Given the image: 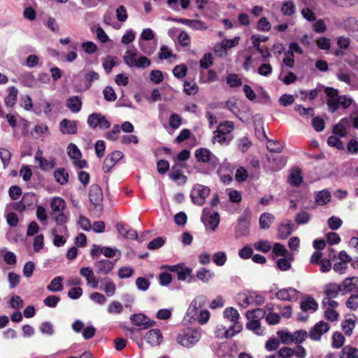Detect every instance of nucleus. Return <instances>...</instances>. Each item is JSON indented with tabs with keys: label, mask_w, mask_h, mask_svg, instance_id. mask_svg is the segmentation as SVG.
<instances>
[{
	"label": "nucleus",
	"mask_w": 358,
	"mask_h": 358,
	"mask_svg": "<svg viewBox=\"0 0 358 358\" xmlns=\"http://www.w3.org/2000/svg\"><path fill=\"white\" fill-rule=\"evenodd\" d=\"M201 332L198 329L187 328L180 332L176 338L178 344L185 348H192L201 339Z\"/></svg>",
	"instance_id": "nucleus-1"
},
{
	"label": "nucleus",
	"mask_w": 358,
	"mask_h": 358,
	"mask_svg": "<svg viewBox=\"0 0 358 358\" xmlns=\"http://www.w3.org/2000/svg\"><path fill=\"white\" fill-rule=\"evenodd\" d=\"M341 293V288L339 284L330 282L324 287V293L325 297L322 301V308H337L338 306V302L333 300L338 296L339 293Z\"/></svg>",
	"instance_id": "nucleus-2"
},
{
	"label": "nucleus",
	"mask_w": 358,
	"mask_h": 358,
	"mask_svg": "<svg viewBox=\"0 0 358 358\" xmlns=\"http://www.w3.org/2000/svg\"><path fill=\"white\" fill-rule=\"evenodd\" d=\"M124 63L129 67H136L137 69H146L151 65V61L145 56L137 57L134 51L128 50L123 56Z\"/></svg>",
	"instance_id": "nucleus-3"
},
{
	"label": "nucleus",
	"mask_w": 358,
	"mask_h": 358,
	"mask_svg": "<svg viewBox=\"0 0 358 358\" xmlns=\"http://www.w3.org/2000/svg\"><path fill=\"white\" fill-rule=\"evenodd\" d=\"M194 156L197 162L208 164V170L213 171L220 164L219 159L208 149L200 148L195 150Z\"/></svg>",
	"instance_id": "nucleus-4"
},
{
	"label": "nucleus",
	"mask_w": 358,
	"mask_h": 358,
	"mask_svg": "<svg viewBox=\"0 0 358 358\" xmlns=\"http://www.w3.org/2000/svg\"><path fill=\"white\" fill-rule=\"evenodd\" d=\"M210 192V190L208 187L201 184H196L190 192V197L192 202L198 206L203 205Z\"/></svg>",
	"instance_id": "nucleus-5"
},
{
	"label": "nucleus",
	"mask_w": 358,
	"mask_h": 358,
	"mask_svg": "<svg viewBox=\"0 0 358 358\" xmlns=\"http://www.w3.org/2000/svg\"><path fill=\"white\" fill-rule=\"evenodd\" d=\"M89 198L94 208L101 212L103 210V192L97 184H93L89 189Z\"/></svg>",
	"instance_id": "nucleus-6"
},
{
	"label": "nucleus",
	"mask_w": 358,
	"mask_h": 358,
	"mask_svg": "<svg viewBox=\"0 0 358 358\" xmlns=\"http://www.w3.org/2000/svg\"><path fill=\"white\" fill-rule=\"evenodd\" d=\"M206 303V298L204 296H198L196 297L189 306L187 310V316L189 320H194L201 308Z\"/></svg>",
	"instance_id": "nucleus-7"
},
{
	"label": "nucleus",
	"mask_w": 358,
	"mask_h": 358,
	"mask_svg": "<svg viewBox=\"0 0 358 358\" xmlns=\"http://www.w3.org/2000/svg\"><path fill=\"white\" fill-rule=\"evenodd\" d=\"M250 215L248 212L244 211L238 220V224L236 227V237L239 238L249 234V227Z\"/></svg>",
	"instance_id": "nucleus-8"
},
{
	"label": "nucleus",
	"mask_w": 358,
	"mask_h": 358,
	"mask_svg": "<svg viewBox=\"0 0 358 358\" xmlns=\"http://www.w3.org/2000/svg\"><path fill=\"white\" fill-rule=\"evenodd\" d=\"M330 326L327 322L320 321L316 323L309 331V337L313 341H320L322 336L329 330Z\"/></svg>",
	"instance_id": "nucleus-9"
},
{
	"label": "nucleus",
	"mask_w": 358,
	"mask_h": 358,
	"mask_svg": "<svg viewBox=\"0 0 358 358\" xmlns=\"http://www.w3.org/2000/svg\"><path fill=\"white\" fill-rule=\"evenodd\" d=\"M358 278L351 277L346 278L340 284L341 288V294L346 295L348 293H358Z\"/></svg>",
	"instance_id": "nucleus-10"
},
{
	"label": "nucleus",
	"mask_w": 358,
	"mask_h": 358,
	"mask_svg": "<svg viewBox=\"0 0 358 358\" xmlns=\"http://www.w3.org/2000/svg\"><path fill=\"white\" fill-rule=\"evenodd\" d=\"M201 221L206 227H210L212 230L215 231L220 223V215L218 213H213L212 214L206 212V208L203 210Z\"/></svg>",
	"instance_id": "nucleus-11"
},
{
	"label": "nucleus",
	"mask_w": 358,
	"mask_h": 358,
	"mask_svg": "<svg viewBox=\"0 0 358 358\" xmlns=\"http://www.w3.org/2000/svg\"><path fill=\"white\" fill-rule=\"evenodd\" d=\"M123 157V153L121 151L115 150L108 155L104 159L103 164V171L108 173L115 165V164Z\"/></svg>",
	"instance_id": "nucleus-12"
},
{
	"label": "nucleus",
	"mask_w": 358,
	"mask_h": 358,
	"mask_svg": "<svg viewBox=\"0 0 358 358\" xmlns=\"http://www.w3.org/2000/svg\"><path fill=\"white\" fill-rule=\"evenodd\" d=\"M96 272L98 274L107 275L112 271L115 267V262L104 259L94 262Z\"/></svg>",
	"instance_id": "nucleus-13"
},
{
	"label": "nucleus",
	"mask_w": 358,
	"mask_h": 358,
	"mask_svg": "<svg viewBox=\"0 0 358 358\" xmlns=\"http://www.w3.org/2000/svg\"><path fill=\"white\" fill-rule=\"evenodd\" d=\"M299 292L293 287H287L279 289L275 293V296L281 301H293L298 299Z\"/></svg>",
	"instance_id": "nucleus-14"
},
{
	"label": "nucleus",
	"mask_w": 358,
	"mask_h": 358,
	"mask_svg": "<svg viewBox=\"0 0 358 358\" xmlns=\"http://www.w3.org/2000/svg\"><path fill=\"white\" fill-rule=\"evenodd\" d=\"M145 338L152 346H158L163 341L162 334L158 329H154L148 331L145 334Z\"/></svg>",
	"instance_id": "nucleus-15"
},
{
	"label": "nucleus",
	"mask_w": 358,
	"mask_h": 358,
	"mask_svg": "<svg viewBox=\"0 0 358 358\" xmlns=\"http://www.w3.org/2000/svg\"><path fill=\"white\" fill-rule=\"evenodd\" d=\"M80 274L86 279L88 285L96 289L99 285V280L95 278L93 270L90 267H83L80 269Z\"/></svg>",
	"instance_id": "nucleus-16"
},
{
	"label": "nucleus",
	"mask_w": 358,
	"mask_h": 358,
	"mask_svg": "<svg viewBox=\"0 0 358 358\" xmlns=\"http://www.w3.org/2000/svg\"><path fill=\"white\" fill-rule=\"evenodd\" d=\"M131 322L138 327H141L143 329H146L148 327L153 326L155 324L154 321H151L148 317L143 314H133L130 317Z\"/></svg>",
	"instance_id": "nucleus-17"
},
{
	"label": "nucleus",
	"mask_w": 358,
	"mask_h": 358,
	"mask_svg": "<svg viewBox=\"0 0 358 358\" xmlns=\"http://www.w3.org/2000/svg\"><path fill=\"white\" fill-rule=\"evenodd\" d=\"M59 130L63 134H75L77 133V122L64 119L59 122Z\"/></svg>",
	"instance_id": "nucleus-18"
},
{
	"label": "nucleus",
	"mask_w": 358,
	"mask_h": 358,
	"mask_svg": "<svg viewBox=\"0 0 358 358\" xmlns=\"http://www.w3.org/2000/svg\"><path fill=\"white\" fill-rule=\"evenodd\" d=\"M269 168L273 171H278L282 169L287 162V159L284 156H270L268 157Z\"/></svg>",
	"instance_id": "nucleus-19"
},
{
	"label": "nucleus",
	"mask_w": 358,
	"mask_h": 358,
	"mask_svg": "<svg viewBox=\"0 0 358 358\" xmlns=\"http://www.w3.org/2000/svg\"><path fill=\"white\" fill-rule=\"evenodd\" d=\"M264 301V297L261 294L257 293L256 292H250L247 296H245L243 302L246 307L249 305H262Z\"/></svg>",
	"instance_id": "nucleus-20"
},
{
	"label": "nucleus",
	"mask_w": 358,
	"mask_h": 358,
	"mask_svg": "<svg viewBox=\"0 0 358 358\" xmlns=\"http://www.w3.org/2000/svg\"><path fill=\"white\" fill-rule=\"evenodd\" d=\"M42 155V151L41 150H38L35 155V160L38 162L40 169L43 171H48L54 168L55 165V160L52 159L48 161L45 158L43 157Z\"/></svg>",
	"instance_id": "nucleus-21"
},
{
	"label": "nucleus",
	"mask_w": 358,
	"mask_h": 358,
	"mask_svg": "<svg viewBox=\"0 0 358 358\" xmlns=\"http://www.w3.org/2000/svg\"><path fill=\"white\" fill-rule=\"evenodd\" d=\"M300 308L303 312H307L308 310L315 312L318 308V303L313 297L306 296L302 299Z\"/></svg>",
	"instance_id": "nucleus-22"
},
{
	"label": "nucleus",
	"mask_w": 358,
	"mask_h": 358,
	"mask_svg": "<svg viewBox=\"0 0 358 358\" xmlns=\"http://www.w3.org/2000/svg\"><path fill=\"white\" fill-rule=\"evenodd\" d=\"M82 104V101L78 96H70L66 100V107L73 113L80 111Z\"/></svg>",
	"instance_id": "nucleus-23"
},
{
	"label": "nucleus",
	"mask_w": 358,
	"mask_h": 358,
	"mask_svg": "<svg viewBox=\"0 0 358 358\" xmlns=\"http://www.w3.org/2000/svg\"><path fill=\"white\" fill-rule=\"evenodd\" d=\"M245 316L248 321L261 322L266 316V310L263 308H255L247 311Z\"/></svg>",
	"instance_id": "nucleus-24"
},
{
	"label": "nucleus",
	"mask_w": 358,
	"mask_h": 358,
	"mask_svg": "<svg viewBox=\"0 0 358 358\" xmlns=\"http://www.w3.org/2000/svg\"><path fill=\"white\" fill-rule=\"evenodd\" d=\"M331 195L328 189H322L316 192L315 201L319 206H324L331 201Z\"/></svg>",
	"instance_id": "nucleus-25"
},
{
	"label": "nucleus",
	"mask_w": 358,
	"mask_h": 358,
	"mask_svg": "<svg viewBox=\"0 0 358 358\" xmlns=\"http://www.w3.org/2000/svg\"><path fill=\"white\" fill-rule=\"evenodd\" d=\"M116 228L119 233L124 238L130 239H138V234L136 230L132 228L127 229L123 224L118 222Z\"/></svg>",
	"instance_id": "nucleus-26"
},
{
	"label": "nucleus",
	"mask_w": 358,
	"mask_h": 358,
	"mask_svg": "<svg viewBox=\"0 0 358 358\" xmlns=\"http://www.w3.org/2000/svg\"><path fill=\"white\" fill-rule=\"evenodd\" d=\"M196 276L203 282L207 283L215 276V273L209 269L201 267L196 271Z\"/></svg>",
	"instance_id": "nucleus-27"
},
{
	"label": "nucleus",
	"mask_w": 358,
	"mask_h": 358,
	"mask_svg": "<svg viewBox=\"0 0 358 358\" xmlns=\"http://www.w3.org/2000/svg\"><path fill=\"white\" fill-rule=\"evenodd\" d=\"M50 207L52 210V215L57 214V213L63 212L66 207V203L64 200L60 197H55L50 202Z\"/></svg>",
	"instance_id": "nucleus-28"
},
{
	"label": "nucleus",
	"mask_w": 358,
	"mask_h": 358,
	"mask_svg": "<svg viewBox=\"0 0 358 358\" xmlns=\"http://www.w3.org/2000/svg\"><path fill=\"white\" fill-rule=\"evenodd\" d=\"M340 358H358V348L351 345L343 348L339 355Z\"/></svg>",
	"instance_id": "nucleus-29"
},
{
	"label": "nucleus",
	"mask_w": 358,
	"mask_h": 358,
	"mask_svg": "<svg viewBox=\"0 0 358 358\" xmlns=\"http://www.w3.org/2000/svg\"><path fill=\"white\" fill-rule=\"evenodd\" d=\"M274 220V216L268 213L261 214L259 220V227L262 229H268Z\"/></svg>",
	"instance_id": "nucleus-30"
},
{
	"label": "nucleus",
	"mask_w": 358,
	"mask_h": 358,
	"mask_svg": "<svg viewBox=\"0 0 358 358\" xmlns=\"http://www.w3.org/2000/svg\"><path fill=\"white\" fill-rule=\"evenodd\" d=\"M293 231V224L291 222H288L286 224H281L278 227V238L280 239L287 238Z\"/></svg>",
	"instance_id": "nucleus-31"
},
{
	"label": "nucleus",
	"mask_w": 358,
	"mask_h": 358,
	"mask_svg": "<svg viewBox=\"0 0 358 358\" xmlns=\"http://www.w3.org/2000/svg\"><path fill=\"white\" fill-rule=\"evenodd\" d=\"M37 203V197L33 192L25 193L22 198V208L34 206Z\"/></svg>",
	"instance_id": "nucleus-32"
},
{
	"label": "nucleus",
	"mask_w": 358,
	"mask_h": 358,
	"mask_svg": "<svg viewBox=\"0 0 358 358\" xmlns=\"http://www.w3.org/2000/svg\"><path fill=\"white\" fill-rule=\"evenodd\" d=\"M8 94L5 98V103L8 107H13L17 100L18 90L15 87H10L8 89Z\"/></svg>",
	"instance_id": "nucleus-33"
},
{
	"label": "nucleus",
	"mask_w": 358,
	"mask_h": 358,
	"mask_svg": "<svg viewBox=\"0 0 358 358\" xmlns=\"http://www.w3.org/2000/svg\"><path fill=\"white\" fill-rule=\"evenodd\" d=\"M247 329L252 331L257 336H263L264 334V328L262 327L261 322L248 321L245 324Z\"/></svg>",
	"instance_id": "nucleus-34"
},
{
	"label": "nucleus",
	"mask_w": 358,
	"mask_h": 358,
	"mask_svg": "<svg viewBox=\"0 0 358 358\" xmlns=\"http://www.w3.org/2000/svg\"><path fill=\"white\" fill-rule=\"evenodd\" d=\"M55 180L60 185H64L69 182V175L64 169H57L54 172Z\"/></svg>",
	"instance_id": "nucleus-35"
},
{
	"label": "nucleus",
	"mask_w": 358,
	"mask_h": 358,
	"mask_svg": "<svg viewBox=\"0 0 358 358\" xmlns=\"http://www.w3.org/2000/svg\"><path fill=\"white\" fill-rule=\"evenodd\" d=\"M63 278L62 276H57L54 278L50 283L47 286V289L52 292H58L63 290V285L62 282Z\"/></svg>",
	"instance_id": "nucleus-36"
},
{
	"label": "nucleus",
	"mask_w": 358,
	"mask_h": 358,
	"mask_svg": "<svg viewBox=\"0 0 358 358\" xmlns=\"http://www.w3.org/2000/svg\"><path fill=\"white\" fill-rule=\"evenodd\" d=\"M272 252L275 255L282 256L287 258L290 257L289 259H292V254H290L289 252L285 248V247L281 243H275L273 245Z\"/></svg>",
	"instance_id": "nucleus-37"
},
{
	"label": "nucleus",
	"mask_w": 358,
	"mask_h": 358,
	"mask_svg": "<svg viewBox=\"0 0 358 358\" xmlns=\"http://www.w3.org/2000/svg\"><path fill=\"white\" fill-rule=\"evenodd\" d=\"M101 281L105 283L103 291L109 297L113 296L115 294L116 291L115 284L110 278H105L102 279Z\"/></svg>",
	"instance_id": "nucleus-38"
},
{
	"label": "nucleus",
	"mask_w": 358,
	"mask_h": 358,
	"mask_svg": "<svg viewBox=\"0 0 358 358\" xmlns=\"http://www.w3.org/2000/svg\"><path fill=\"white\" fill-rule=\"evenodd\" d=\"M117 59L116 57L112 55H107L104 58L102 65L106 73H110L113 68L117 64L116 62Z\"/></svg>",
	"instance_id": "nucleus-39"
},
{
	"label": "nucleus",
	"mask_w": 358,
	"mask_h": 358,
	"mask_svg": "<svg viewBox=\"0 0 358 358\" xmlns=\"http://www.w3.org/2000/svg\"><path fill=\"white\" fill-rule=\"evenodd\" d=\"M182 166L180 164H174L171 169L170 173H169V178L173 180H178L182 176Z\"/></svg>",
	"instance_id": "nucleus-40"
},
{
	"label": "nucleus",
	"mask_w": 358,
	"mask_h": 358,
	"mask_svg": "<svg viewBox=\"0 0 358 358\" xmlns=\"http://www.w3.org/2000/svg\"><path fill=\"white\" fill-rule=\"evenodd\" d=\"M139 47L141 51L145 55H152L156 50L157 45L156 44H150L147 41H141L139 40Z\"/></svg>",
	"instance_id": "nucleus-41"
},
{
	"label": "nucleus",
	"mask_w": 358,
	"mask_h": 358,
	"mask_svg": "<svg viewBox=\"0 0 358 358\" xmlns=\"http://www.w3.org/2000/svg\"><path fill=\"white\" fill-rule=\"evenodd\" d=\"M281 11L285 15L290 16L296 11V7L292 1H285L281 7Z\"/></svg>",
	"instance_id": "nucleus-42"
},
{
	"label": "nucleus",
	"mask_w": 358,
	"mask_h": 358,
	"mask_svg": "<svg viewBox=\"0 0 358 358\" xmlns=\"http://www.w3.org/2000/svg\"><path fill=\"white\" fill-rule=\"evenodd\" d=\"M67 153L70 158L74 160L79 159L82 157V154L77 145L72 143L67 148Z\"/></svg>",
	"instance_id": "nucleus-43"
},
{
	"label": "nucleus",
	"mask_w": 358,
	"mask_h": 358,
	"mask_svg": "<svg viewBox=\"0 0 358 358\" xmlns=\"http://www.w3.org/2000/svg\"><path fill=\"white\" fill-rule=\"evenodd\" d=\"M355 327V320L352 318L347 319L341 323L342 329L347 336H350L352 334Z\"/></svg>",
	"instance_id": "nucleus-44"
},
{
	"label": "nucleus",
	"mask_w": 358,
	"mask_h": 358,
	"mask_svg": "<svg viewBox=\"0 0 358 358\" xmlns=\"http://www.w3.org/2000/svg\"><path fill=\"white\" fill-rule=\"evenodd\" d=\"M302 180L303 178L299 171L296 172H292L288 178V181L289 184L294 187L299 186L302 182Z\"/></svg>",
	"instance_id": "nucleus-45"
},
{
	"label": "nucleus",
	"mask_w": 358,
	"mask_h": 358,
	"mask_svg": "<svg viewBox=\"0 0 358 358\" xmlns=\"http://www.w3.org/2000/svg\"><path fill=\"white\" fill-rule=\"evenodd\" d=\"M232 322L234 324L225 331V336L227 338H231L242 330V325L238 320Z\"/></svg>",
	"instance_id": "nucleus-46"
},
{
	"label": "nucleus",
	"mask_w": 358,
	"mask_h": 358,
	"mask_svg": "<svg viewBox=\"0 0 358 358\" xmlns=\"http://www.w3.org/2000/svg\"><path fill=\"white\" fill-rule=\"evenodd\" d=\"M213 64V57L210 52L204 54L203 57L200 59L199 65L201 68L207 69Z\"/></svg>",
	"instance_id": "nucleus-47"
},
{
	"label": "nucleus",
	"mask_w": 358,
	"mask_h": 358,
	"mask_svg": "<svg viewBox=\"0 0 358 358\" xmlns=\"http://www.w3.org/2000/svg\"><path fill=\"white\" fill-rule=\"evenodd\" d=\"M227 85L231 87H236L242 85V80L236 73H230L226 78Z\"/></svg>",
	"instance_id": "nucleus-48"
},
{
	"label": "nucleus",
	"mask_w": 358,
	"mask_h": 358,
	"mask_svg": "<svg viewBox=\"0 0 358 358\" xmlns=\"http://www.w3.org/2000/svg\"><path fill=\"white\" fill-rule=\"evenodd\" d=\"M345 337L340 332H335L332 337V347L338 349L341 348L345 342Z\"/></svg>",
	"instance_id": "nucleus-49"
},
{
	"label": "nucleus",
	"mask_w": 358,
	"mask_h": 358,
	"mask_svg": "<svg viewBox=\"0 0 358 358\" xmlns=\"http://www.w3.org/2000/svg\"><path fill=\"white\" fill-rule=\"evenodd\" d=\"M227 260V257L224 252H217L213 256V262L218 266L224 265Z\"/></svg>",
	"instance_id": "nucleus-50"
},
{
	"label": "nucleus",
	"mask_w": 358,
	"mask_h": 358,
	"mask_svg": "<svg viewBox=\"0 0 358 358\" xmlns=\"http://www.w3.org/2000/svg\"><path fill=\"white\" fill-rule=\"evenodd\" d=\"M224 317L229 319L231 322H234L238 320L239 313L238 310L232 307L227 308L224 311Z\"/></svg>",
	"instance_id": "nucleus-51"
},
{
	"label": "nucleus",
	"mask_w": 358,
	"mask_h": 358,
	"mask_svg": "<svg viewBox=\"0 0 358 358\" xmlns=\"http://www.w3.org/2000/svg\"><path fill=\"white\" fill-rule=\"evenodd\" d=\"M255 248L262 252L266 253L271 249V245L268 241H259L254 243Z\"/></svg>",
	"instance_id": "nucleus-52"
},
{
	"label": "nucleus",
	"mask_w": 358,
	"mask_h": 358,
	"mask_svg": "<svg viewBox=\"0 0 358 358\" xmlns=\"http://www.w3.org/2000/svg\"><path fill=\"white\" fill-rule=\"evenodd\" d=\"M282 71L283 70H282V73L279 75L278 79L281 80L284 84L288 85L296 80L297 76L293 72L289 71L287 74L283 77Z\"/></svg>",
	"instance_id": "nucleus-53"
},
{
	"label": "nucleus",
	"mask_w": 358,
	"mask_h": 358,
	"mask_svg": "<svg viewBox=\"0 0 358 358\" xmlns=\"http://www.w3.org/2000/svg\"><path fill=\"white\" fill-rule=\"evenodd\" d=\"M346 306L348 308L352 310H355L358 308V293H354L350 295L349 299L347 300Z\"/></svg>",
	"instance_id": "nucleus-54"
},
{
	"label": "nucleus",
	"mask_w": 358,
	"mask_h": 358,
	"mask_svg": "<svg viewBox=\"0 0 358 358\" xmlns=\"http://www.w3.org/2000/svg\"><path fill=\"white\" fill-rule=\"evenodd\" d=\"M187 72V67L185 64L176 66L173 69V73L177 78H184Z\"/></svg>",
	"instance_id": "nucleus-55"
},
{
	"label": "nucleus",
	"mask_w": 358,
	"mask_h": 358,
	"mask_svg": "<svg viewBox=\"0 0 358 358\" xmlns=\"http://www.w3.org/2000/svg\"><path fill=\"white\" fill-rule=\"evenodd\" d=\"M267 149L272 152H282L283 147L278 141L269 140L266 145Z\"/></svg>",
	"instance_id": "nucleus-56"
},
{
	"label": "nucleus",
	"mask_w": 358,
	"mask_h": 358,
	"mask_svg": "<svg viewBox=\"0 0 358 358\" xmlns=\"http://www.w3.org/2000/svg\"><path fill=\"white\" fill-rule=\"evenodd\" d=\"M234 129V123L230 121H226L223 123H220L217 129L220 133H224L225 134H229Z\"/></svg>",
	"instance_id": "nucleus-57"
},
{
	"label": "nucleus",
	"mask_w": 358,
	"mask_h": 358,
	"mask_svg": "<svg viewBox=\"0 0 358 358\" xmlns=\"http://www.w3.org/2000/svg\"><path fill=\"white\" fill-rule=\"evenodd\" d=\"M327 143L329 146L336 148L338 150H343V142L337 136H331L327 138Z\"/></svg>",
	"instance_id": "nucleus-58"
},
{
	"label": "nucleus",
	"mask_w": 358,
	"mask_h": 358,
	"mask_svg": "<svg viewBox=\"0 0 358 358\" xmlns=\"http://www.w3.org/2000/svg\"><path fill=\"white\" fill-rule=\"evenodd\" d=\"M292 334L294 343H301L308 337L307 331L303 329L296 331Z\"/></svg>",
	"instance_id": "nucleus-59"
},
{
	"label": "nucleus",
	"mask_w": 358,
	"mask_h": 358,
	"mask_svg": "<svg viewBox=\"0 0 358 358\" xmlns=\"http://www.w3.org/2000/svg\"><path fill=\"white\" fill-rule=\"evenodd\" d=\"M20 275L14 273L10 272L8 274V281L9 282V288L13 289L15 288L20 282Z\"/></svg>",
	"instance_id": "nucleus-60"
},
{
	"label": "nucleus",
	"mask_w": 358,
	"mask_h": 358,
	"mask_svg": "<svg viewBox=\"0 0 358 358\" xmlns=\"http://www.w3.org/2000/svg\"><path fill=\"white\" fill-rule=\"evenodd\" d=\"M164 238L159 236L153 239L148 243V248L149 250H157L162 247L164 245Z\"/></svg>",
	"instance_id": "nucleus-61"
},
{
	"label": "nucleus",
	"mask_w": 358,
	"mask_h": 358,
	"mask_svg": "<svg viewBox=\"0 0 358 358\" xmlns=\"http://www.w3.org/2000/svg\"><path fill=\"white\" fill-rule=\"evenodd\" d=\"M257 29L262 31H270L271 26L270 22L268 21L266 17H262L257 22Z\"/></svg>",
	"instance_id": "nucleus-62"
},
{
	"label": "nucleus",
	"mask_w": 358,
	"mask_h": 358,
	"mask_svg": "<svg viewBox=\"0 0 358 358\" xmlns=\"http://www.w3.org/2000/svg\"><path fill=\"white\" fill-rule=\"evenodd\" d=\"M136 285L139 290L145 292L148 289L150 282L145 278L139 277L136 280Z\"/></svg>",
	"instance_id": "nucleus-63"
},
{
	"label": "nucleus",
	"mask_w": 358,
	"mask_h": 358,
	"mask_svg": "<svg viewBox=\"0 0 358 358\" xmlns=\"http://www.w3.org/2000/svg\"><path fill=\"white\" fill-rule=\"evenodd\" d=\"M199 87L197 85L194 83L185 81L184 83V92L188 95H194L198 92Z\"/></svg>",
	"instance_id": "nucleus-64"
}]
</instances>
